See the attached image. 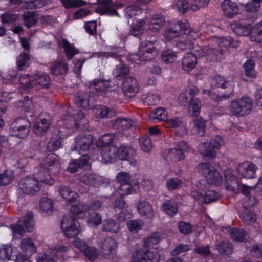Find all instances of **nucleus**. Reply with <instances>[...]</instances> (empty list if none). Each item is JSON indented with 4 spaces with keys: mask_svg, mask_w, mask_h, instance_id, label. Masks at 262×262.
I'll return each instance as SVG.
<instances>
[{
    "mask_svg": "<svg viewBox=\"0 0 262 262\" xmlns=\"http://www.w3.org/2000/svg\"><path fill=\"white\" fill-rule=\"evenodd\" d=\"M120 229L119 222L115 219L108 218L102 222V230L111 233H117Z\"/></svg>",
    "mask_w": 262,
    "mask_h": 262,
    "instance_id": "7c9ffc66",
    "label": "nucleus"
},
{
    "mask_svg": "<svg viewBox=\"0 0 262 262\" xmlns=\"http://www.w3.org/2000/svg\"><path fill=\"white\" fill-rule=\"evenodd\" d=\"M182 186L183 181L178 178H171L166 180V187L169 191L180 189Z\"/></svg>",
    "mask_w": 262,
    "mask_h": 262,
    "instance_id": "13d9d810",
    "label": "nucleus"
},
{
    "mask_svg": "<svg viewBox=\"0 0 262 262\" xmlns=\"http://www.w3.org/2000/svg\"><path fill=\"white\" fill-rule=\"evenodd\" d=\"M61 228L65 236L69 238L76 237L81 231L80 224L76 217L69 214L63 215Z\"/></svg>",
    "mask_w": 262,
    "mask_h": 262,
    "instance_id": "0eeeda50",
    "label": "nucleus"
},
{
    "mask_svg": "<svg viewBox=\"0 0 262 262\" xmlns=\"http://www.w3.org/2000/svg\"><path fill=\"white\" fill-rule=\"evenodd\" d=\"M215 249L221 255L229 256L233 252V246L228 240H222L215 244Z\"/></svg>",
    "mask_w": 262,
    "mask_h": 262,
    "instance_id": "72a5a7b5",
    "label": "nucleus"
},
{
    "mask_svg": "<svg viewBox=\"0 0 262 262\" xmlns=\"http://www.w3.org/2000/svg\"><path fill=\"white\" fill-rule=\"evenodd\" d=\"M23 19L24 25L28 29L34 26L38 21V19L36 17V13L33 11L24 12Z\"/></svg>",
    "mask_w": 262,
    "mask_h": 262,
    "instance_id": "3c124183",
    "label": "nucleus"
},
{
    "mask_svg": "<svg viewBox=\"0 0 262 262\" xmlns=\"http://www.w3.org/2000/svg\"><path fill=\"white\" fill-rule=\"evenodd\" d=\"M253 101L247 96L236 99L231 102V112L234 115L242 117L249 114L252 107Z\"/></svg>",
    "mask_w": 262,
    "mask_h": 262,
    "instance_id": "9d476101",
    "label": "nucleus"
},
{
    "mask_svg": "<svg viewBox=\"0 0 262 262\" xmlns=\"http://www.w3.org/2000/svg\"><path fill=\"white\" fill-rule=\"evenodd\" d=\"M214 167L208 162H202L198 164L197 169L202 176L206 178L211 172Z\"/></svg>",
    "mask_w": 262,
    "mask_h": 262,
    "instance_id": "680f3d73",
    "label": "nucleus"
},
{
    "mask_svg": "<svg viewBox=\"0 0 262 262\" xmlns=\"http://www.w3.org/2000/svg\"><path fill=\"white\" fill-rule=\"evenodd\" d=\"M39 207L43 212L50 214L53 212V202L51 199L42 198L39 202Z\"/></svg>",
    "mask_w": 262,
    "mask_h": 262,
    "instance_id": "bf43d9fd",
    "label": "nucleus"
},
{
    "mask_svg": "<svg viewBox=\"0 0 262 262\" xmlns=\"http://www.w3.org/2000/svg\"><path fill=\"white\" fill-rule=\"evenodd\" d=\"M181 98L185 99L184 102L185 103L189 102L188 113L190 116L196 117L200 114L201 110V102L199 99L191 98L189 100L188 98L187 97H185V95L184 94L180 95L179 99L180 100Z\"/></svg>",
    "mask_w": 262,
    "mask_h": 262,
    "instance_id": "cd10ccee",
    "label": "nucleus"
},
{
    "mask_svg": "<svg viewBox=\"0 0 262 262\" xmlns=\"http://www.w3.org/2000/svg\"><path fill=\"white\" fill-rule=\"evenodd\" d=\"M116 241L112 238H107L102 243V249L107 255H114L116 253Z\"/></svg>",
    "mask_w": 262,
    "mask_h": 262,
    "instance_id": "8fccbe9b",
    "label": "nucleus"
},
{
    "mask_svg": "<svg viewBox=\"0 0 262 262\" xmlns=\"http://www.w3.org/2000/svg\"><path fill=\"white\" fill-rule=\"evenodd\" d=\"M51 121L52 118L49 113L42 112L33 124L34 132L39 136L45 135L51 125Z\"/></svg>",
    "mask_w": 262,
    "mask_h": 262,
    "instance_id": "4468645a",
    "label": "nucleus"
},
{
    "mask_svg": "<svg viewBox=\"0 0 262 262\" xmlns=\"http://www.w3.org/2000/svg\"><path fill=\"white\" fill-rule=\"evenodd\" d=\"M122 90L124 96L132 98L139 90V85L137 80L132 77L125 78L122 83Z\"/></svg>",
    "mask_w": 262,
    "mask_h": 262,
    "instance_id": "6ab92c4d",
    "label": "nucleus"
},
{
    "mask_svg": "<svg viewBox=\"0 0 262 262\" xmlns=\"http://www.w3.org/2000/svg\"><path fill=\"white\" fill-rule=\"evenodd\" d=\"M137 208L139 213L142 216H147L150 217L153 216L152 206L146 201L139 202Z\"/></svg>",
    "mask_w": 262,
    "mask_h": 262,
    "instance_id": "79ce46f5",
    "label": "nucleus"
},
{
    "mask_svg": "<svg viewBox=\"0 0 262 262\" xmlns=\"http://www.w3.org/2000/svg\"><path fill=\"white\" fill-rule=\"evenodd\" d=\"M70 211L75 216L82 218L89 213V206L85 204L73 205L70 208Z\"/></svg>",
    "mask_w": 262,
    "mask_h": 262,
    "instance_id": "603ef678",
    "label": "nucleus"
},
{
    "mask_svg": "<svg viewBox=\"0 0 262 262\" xmlns=\"http://www.w3.org/2000/svg\"><path fill=\"white\" fill-rule=\"evenodd\" d=\"M234 33L237 36H248L251 31V25L247 20L234 21L230 25Z\"/></svg>",
    "mask_w": 262,
    "mask_h": 262,
    "instance_id": "412c9836",
    "label": "nucleus"
},
{
    "mask_svg": "<svg viewBox=\"0 0 262 262\" xmlns=\"http://www.w3.org/2000/svg\"><path fill=\"white\" fill-rule=\"evenodd\" d=\"M114 140V136L112 134H105L99 137L96 141V144L99 147H108L111 146Z\"/></svg>",
    "mask_w": 262,
    "mask_h": 262,
    "instance_id": "6e6d98bb",
    "label": "nucleus"
},
{
    "mask_svg": "<svg viewBox=\"0 0 262 262\" xmlns=\"http://www.w3.org/2000/svg\"><path fill=\"white\" fill-rule=\"evenodd\" d=\"M118 148L111 145L106 147L101 152L102 161L105 163H112L118 159Z\"/></svg>",
    "mask_w": 262,
    "mask_h": 262,
    "instance_id": "a878e982",
    "label": "nucleus"
},
{
    "mask_svg": "<svg viewBox=\"0 0 262 262\" xmlns=\"http://www.w3.org/2000/svg\"><path fill=\"white\" fill-rule=\"evenodd\" d=\"M0 259L3 261L14 260L15 262H31L26 255L17 253L16 248L8 244L1 246Z\"/></svg>",
    "mask_w": 262,
    "mask_h": 262,
    "instance_id": "f8f14e48",
    "label": "nucleus"
},
{
    "mask_svg": "<svg viewBox=\"0 0 262 262\" xmlns=\"http://www.w3.org/2000/svg\"><path fill=\"white\" fill-rule=\"evenodd\" d=\"M205 179L207 184L216 186H219L223 181L222 175L215 168Z\"/></svg>",
    "mask_w": 262,
    "mask_h": 262,
    "instance_id": "49530a36",
    "label": "nucleus"
},
{
    "mask_svg": "<svg viewBox=\"0 0 262 262\" xmlns=\"http://www.w3.org/2000/svg\"><path fill=\"white\" fill-rule=\"evenodd\" d=\"M58 192L62 198L69 204L74 203L76 200V193L69 187L61 185L59 187Z\"/></svg>",
    "mask_w": 262,
    "mask_h": 262,
    "instance_id": "f704fd0d",
    "label": "nucleus"
},
{
    "mask_svg": "<svg viewBox=\"0 0 262 262\" xmlns=\"http://www.w3.org/2000/svg\"><path fill=\"white\" fill-rule=\"evenodd\" d=\"M130 70L128 67L124 64H120L117 66L116 71L114 73L116 78L118 80L123 79V80L128 78L127 76L129 75Z\"/></svg>",
    "mask_w": 262,
    "mask_h": 262,
    "instance_id": "4d7b16f0",
    "label": "nucleus"
},
{
    "mask_svg": "<svg viewBox=\"0 0 262 262\" xmlns=\"http://www.w3.org/2000/svg\"><path fill=\"white\" fill-rule=\"evenodd\" d=\"M239 217L242 222L246 225H250L255 223L257 220L256 215L252 211L245 208Z\"/></svg>",
    "mask_w": 262,
    "mask_h": 262,
    "instance_id": "09e8293b",
    "label": "nucleus"
},
{
    "mask_svg": "<svg viewBox=\"0 0 262 262\" xmlns=\"http://www.w3.org/2000/svg\"><path fill=\"white\" fill-rule=\"evenodd\" d=\"M178 229L180 233L187 235L192 233L193 226L189 222L181 221L178 223Z\"/></svg>",
    "mask_w": 262,
    "mask_h": 262,
    "instance_id": "052dcab7",
    "label": "nucleus"
},
{
    "mask_svg": "<svg viewBox=\"0 0 262 262\" xmlns=\"http://www.w3.org/2000/svg\"><path fill=\"white\" fill-rule=\"evenodd\" d=\"M90 156L87 154H83L79 159H73L69 164L67 170L70 173H74L77 172L79 168H81L89 164Z\"/></svg>",
    "mask_w": 262,
    "mask_h": 262,
    "instance_id": "393cba45",
    "label": "nucleus"
},
{
    "mask_svg": "<svg viewBox=\"0 0 262 262\" xmlns=\"http://www.w3.org/2000/svg\"><path fill=\"white\" fill-rule=\"evenodd\" d=\"M149 118L154 122L165 121L168 118V113L165 109L160 107L154 110L150 113Z\"/></svg>",
    "mask_w": 262,
    "mask_h": 262,
    "instance_id": "ea45409f",
    "label": "nucleus"
},
{
    "mask_svg": "<svg viewBox=\"0 0 262 262\" xmlns=\"http://www.w3.org/2000/svg\"><path fill=\"white\" fill-rule=\"evenodd\" d=\"M58 44L63 48L66 57L68 60L72 59L75 55L79 53L78 49L66 38H62L59 41Z\"/></svg>",
    "mask_w": 262,
    "mask_h": 262,
    "instance_id": "c85d7f7f",
    "label": "nucleus"
},
{
    "mask_svg": "<svg viewBox=\"0 0 262 262\" xmlns=\"http://www.w3.org/2000/svg\"><path fill=\"white\" fill-rule=\"evenodd\" d=\"M90 92L95 95H103L107 92L115 90V85L111 80H106L103 79H95L90 84Z\"/></svg>",
    "mask_w": 262,
    "mask_h": 262,
    "instance_id": "ddd939ff",
    "label": "nucleus"
},
{
    "mask_svg": "<svg viewBox=\"0 0 262 262\" xmlns=\"http://www.w3.org/2000/svg\"><path fill=\"white\" fill-rule=\"evenodd\" d=\"M237 173L247 179L255 178L257 167L252 162L245 161L238 163L235 167Z\"/></svg>",
    "mask_w": 262,
    "mask_h": 262,
    "instance_id": "f3484780",
    "label": "nucleus"
},
{
    "mask_svg": "<svg viewBox=\"0 0 262 262\" xmlns=\"http://www.w3.org/2000/svg\"><path fill=\"white\" fill-rule=\"evenodd\" d=\"M161 240V236L158 232H154L144 241V247L136 251L134 256L135 262H158L160 255L156 250H150L148 247L158 244Z\"/></svg>",
    "mask_w": 262,
    "mask_h": 262,
    "instance_id": "f257e3e1",
    "label": "nucleus"
},
{
    "mask_svg": "<svg viewBox=\"0 0 262 262\" xmlns=\"http://www.w3.org/2000/svg\"><path fill=\"white\" fill-rule=\"evenodd\" d=\"M135 150L133 147L128 146H121L118 148V159L121 160L129 161L135 155Z\"/></svg>",
    "mask_w": 262,
    "mask_h": 262,
    "instance_id": "e433bc0d",
    "label": "nucleus"
},
{
    "mask_svg": "<svg viewBox=\"0 0 262 262\" xmlns=\"http://www.w3.org/2000/svg\"><path fill=\"white\" fill-rule=\"evenodd\" d=\"M164 21L165 18L161 14L153 15L147 21L148 29L152 32H157L164 25Z\"/></svg>",
    "mask_w": 262,
    "mask_h": 262,
    "instance_id": "473e14b6",
    "label": "nucleus"
},
{
    "mask_svg": "<svg viewBox=\"0 0 262 262\" xmlns=\"http://www.w3.org/2000/svg\"><path fill=\"white\" fill-rule=\"evenodd\" d=\"M161 210L168 215L173 217L178 213V203L174 200H165L161 207Z\"/></svg>",
    "mask_w": 262,
    "mask_h": 262,
    "instance_id": "c756f323",
    "label": "nucleus"
},
{
    "mask_svg": "<svg viewBox=\"0 0 262 262\" xmlns=\"http://www.w3.org/2000/svg\"><path fill=\"white\" fill-rule=\"evenodd\" d=\"M69 70L68 64L63 60L55 62L51 68V73L52 75H65Z\"/></svg>",
    "mask_w": 262,
    "mask_h": 262,
    "instance_id": "c9c22d12",
    "label": "nucleus"
},
{
    "mask_svg": "<svg viewBox=\"0 0 262 262\" xmlns=\"http://www.w3.org/2000/svg\"><path fill=\"white\" fill-rule=\"evenodd\" d=\"M112 0H97V3L100 5L96 8V12L101 15L114 16L119 15L115 8L111 4Z\"/></svg>",
    "mask_w": 262,
    "mask_h": 262,
    "instance_id": "4be33fe9",
    "label": "nucleus"
},
{
    "mask_svg": "<svg viewBox=\"0 0 262 262\" xmlns=\"http://www.w3.org/2000/svg\"><path fill=\"white\" fill-rule=\"evenodd\" d=\"M176 58V53L172 50H164L162 53V60L166 64L173 62Z\"/></svg>",
    "mask_w": 262,
    "mask_h": 262,
    "instance_id": "69168bd1",
    "label": "nucleus"
},
{
    "mask_svg": "<svg viewBox=\"0 0 262 262\" xmlns=\"http://www.w3.org/2000/svg\"><path fill=\"white\" fill-rule=\"evenodd\" d=\"M251 41L258 43L262 42V21L257 23L254 27H251L250 34Z\"/></svg>",
    "mask_w": 262,
    "mask_h": 262,
    "instance_id": "c03bdc74",
    "label": "nucleus"
},
{
    "mask_svg": "<svg viewBox=\"0 0 262 262\" xmlns=\"http://www.w3.org/2000/svg\"><path fill=\"white\" fill-rule=\"evenodd\" d=\"M184 35L180 39H177L176 45L181 50L191 49L193 48L194 44L192 40L189 38L187 34Z\"/></svg>",
    "mask_w": 262,
    "mask_h": 262,
    "instance_id": "5fc2aeb1",
    "label": "nucleus"
},
{
    "mask_svg": "<svg viewBox=\"0 0 262 262\" xmlns=\"http://www.w3.org/2000/svg\"><path fill=\"white\" fill-rule=\"evenodd\" d=\"M31 125L30 121L26 117H17L10 125V135L20 139H24L28 136Z\"/></svg>",
    "mask_w": 262,
    "mask_h": 262,
    "instance_id": "39448f33",
    "label": "nucleus"
},
{
    "mask_svg": "<svg viewBox=\"0 0 262 262\" xmlns=\"http://www.w3.org/2000/svg\"><path fill=\"white\" fill-rule=\"evenodd\" d=\"M67 117H63V120L72 119L74 121L73 126L77 129L83 130L87 129L88 121L84 115V113L82 111H78L77 113H74L72 116L69 115Z\"/></svg>",
    "mask_w": 262,
    "mask_h": 262,
    "instance_id": "5701e85b",
    "label": "nucleus"
},
{
    "mask_svg": "<svg viewBox=\"0 0 262 262\" xmlns=\"http://www.w3.org/2000/svg\"><path fill=\"white\" fill-rule=\"evenodd\" d=\"M18 185L22 192L27 194L34 195L40 190L39 182L34 177L23 178L19 180Z\"/></svg>",
    "mask_w": 262,
    "mask_h": 262,
    "instance_id": "2eb2a0df",
    "label": "nucleus"
},
{
    "mask_svg": "<svg viewBox=\"0 0 262 262\" xmlns=\"http://www.w3.org/2000/svg\"><path fill=\"white\" fill-rule=\"evenodd\" d=\"M210 84L212 89L220 88L225 90V93L222 95H216L215 100L217 102L228 99L234 92V82L228 77L216 75L211 79Z\"/></svg>",
    "mask_w": 262,
    "mask_h": 262,
    "instance_id": "20e7f679",
    "label": "nucleus"
},
{
    "mask_svg": "<svg viewBox=\"0 0 262 262\" xmlns=\"http://www.w3.org/2000/svg\"><path fill=\"white\" fill-rule=\"evenodd\" d=\"M225 185L227 190L233 192L238 191L239 184L237 177L231 169H227L224 172Z\"/></svg>",
    "mask_w": 262,
    "mask_h": 262,
    "instance_id": "b1692460",
    "label": "nucleus"
},
{
    "mask_svg": "<svg viewBox=\"0 0 262 262\" xmlns=\"http://www.w3.org/2000/svg\"><path fill=\"white\" fill-rule=\"evenodd\" d=\"M140 146L141 149L145 152H149L152 147L151 139L148 136L139 138Z\"/></svg>",
    "mask_w": 262,
    "mask_h": 262,
    "instance_id": "774afa93",
    "label": "nucleus"
},
{
    "mask_svg": "<svg viewBox=\"0 0 262 262\" xmlns=\"http://www.w3.org/2000/svg\"><path fill=\"white\" fill-rule=\"evenodd\" d=\"M133 125L131 119L124 118H117L112 124V127L115 129L125 130L129 128Z\"/></svg>",
    "mask_w": 262,
    "mask_h": 262,
    "instance_id": "37998d69",
    "label": "nucleus"
},
{
    "mask_svg": "<svg viewBox=\"0 0 262 262\" xmlns=\"http://www.w3.org/2000/svg\"><path fill=\"white\" fill-rule=\"evenodd\" d=\"M33 216V212L30 211L28 212L25 216L18 220V222L23 226L25 232H31L32 231L33 226L32 224V221Z\"/></svg>",
    "mask_w": 262,
    "mask_h": 262,
    "instance_id": "a18cd8bd",
    "label": "nucleus"
},
{
    "mask_svg": "<svg viewBox=\"0 0 262 262\" xmlns=\"http://www.w3.org/2000/svg\"><path fill=\"white\" fill-rule=\"evenodd\" d=\"M189 145L187 142L181 141L178 142L176 147L167 149L163 153V157L167 161L178 162L183 160L185 157V152H188Z\"/></svg>",
    "mask_w": 262,
    "mask_h": 262,
    "instance_id": "6e6552de",
    "label": "nucleus"
},
{
    "mask_svg": "<svg viewBox=\"0 0 262 262\" xmlns=\"http://www.w3.org/2000/svg\"><path fill=\"white\" fill-rule=\"evenodd\" d=\"M154 42L145 41L141 43L137 53H130L127 57L128 61L141 64L144 62L150 61L156 56Z\"/></svg>",
    "mask_w": 262,
    "mask_h": 262,
    "instance_id": "7ed1b4c3",
    "label": "nucleus"
},
{
    "mask_svg": "<svg viewBox=\"0 0 262 262\" xmlns=\"http://www.w3.org/2000/svg\"><path fill=\"white\" fill-rule=\"evenodd\" d=\"M60 130L54 133L47 145V150L49 151H55L62 147L63 137Z\"/></svg>",
    "mask_w": 262,
    "mask_h": 262,
    "instance_id": "bb28decb",
    "label": "nucleus"
},
{
    "mask_svg": "<svg viewBox=\"0 0 262 262\" xmlns=\"http://www.w3.org/2000/svg\"><path fill=\"white\" fill-rule=\"evenodd\" d=\"M262 0H251L249 1L245 6L247 12L251 13L257 12L260 8Z\"/></svg>",
    "mask_w": 262,
    "mask_h": 262,
    "instance_id": "338daca9",
    "label": "nucleus"
},
{
    "mask_svg": "<svg viewBox=\"0 0 262 262\" xmlns=\"http://www.w3.org/2000/svg\"><path fill=\"white\" fill-rule=\"evenodd\" d=\"M77 179L86 185L94 186L96 184V175L88 171H83L76 176Z\"/></svg>",
    "mask_w": 262,
    "mask_h": 262,
    "instance_id": "4c0bfd02",
    "label": "nucleus"
},
{
    "mask_svg": "<svg viewBox=\"0 0 262 262\" xmlns=\"http://www.w3.org/2000/svg\"><path fill=\"white\" fill-rule=\"evenodd\" d=\"M190 32L189 25L186 19L177 21L171 27L165 29L164 36L167 41L177 39L181 34H186Z\"/></svg>",
    "mask_w": 262,
    "mask_h": 262,
    "instance_id": "9b49d317",
    "label": "nucleus"
},
{
    "mask_svg": "<svg viewBox=\"0 0 262 262\" xmlns=\"http://www.w3.org/2000/svg\"><path fill=\"white\" fill-rule=\"evenodd\" d=\"M60 2L66 9L78 8L86 4V3L83 0H60Z\"/></svg>",
    "mask_w": 262,
    "mask_h": 262,
    "instance_id": "0e129e2a",
    "label": "nucleus"
},
{
    "mask_svg": "<svg viewBox=\"0 0 262 262\" xmlns=\"http://www.w3.org/2000/svg\"><path fill=\"white\" fill-rule=\"evenodd\" d=\"M127 226L130 232L133 233H137L142 229L143 222L140 220H129L127 222Z\"/></svg>",
    "mask_w": 262,
    "mask_h": 262,
    "instance_id": "e2e57ef3",
    "label": "nucleus"
},
{
    "mask_svg": "<svg viewBox=\"0 0 262 262\" xmlns=\"http://www.w3.org/2000/svg\"><path fill=\"white\" fill-rule=\"evenodd\" d=\"M229 235L230 237L234 241L243 242L246 237V232L243 229L237 227L230 228Z\"/></svg>",
    "mask_w": 262,
    "mask_h": 262,
    "instance_id": "864d4df0",
    "label": "nucleus"
},
{
    "mask_svg": "<svg viewBox=\"0 0 262 262\" xmlns=\"http://www.w3.org/2000/svg\"><path fill=\"white\" fill-rule=\"evenodd\" d=\"M223 144L222 137L217 135L212 139L209 143H202L199 146L198 150L203 157L213 159L216 156L215 150L220 149Z\"/></svg>",
    "mask_w": 262,
    "mask_h": 262,
    "instance_id": "1a4fd4ad",
    "label": "nucleus"
},
{
    "mask_svg": "<svg viewBox=\"0 0 262 262\" xmlns=\"http://www.w3.org/2000/svg\"><path fill=\"white\" fill-rule=\"evenodd\" d=\"M40 166L46 172L49 173L50 177H51V174H56L60 167L58 163V156L55 153H51L48 155L41 164Z\"/></svg>",
    "mask_w": 262,
    "mask_h": 262,
    "instance_id": "dca6fc26",
    "label": "nucleus"
},
{
    "mask_svg": "<svg viewBox=\"0 0 262 262\" xmlns=\"http://www.w3.org/2000/svg\"><path fill=\"white\" fill-rule=\"evenodd\" d=\"M20 247L23 252L31 255L36 252V247L31 238L23 239L20 244Z\"/></svg>",
    "mask_w": 262,
    "mask_h": 262,
    "instance_id": "de8ad7c7",
    "label": "nucleus"
},
{
    "mask_svg": "<svg viewBox=\"0 0 262 262\" xmlns=\"http://www.w3.org/2000/svg\"><path fill=\"white\" fill-rule=\"evenodd\" d=\"M16 66L19 71L27 69L31 63L30 57L26 52L20 53L16 58Z\"/></svg>",
    "mask_w": 262,
    "mask_h": 262,
    "instance_id": "a19ab883",
    "label": "nucleus"
},
{
    "mask_svg": "<svg viewBox=\"0 0 262 262\" xmlns=\"http://www.w3.org/2000/svg\"><path fill=\"white\" fill-rule=\"evenodd\" d=\"M239 46V42L235 41L231 36L221 37L219 41V46L221 48L217 49L211 47H204L201 49L198 53L199 57H206V59L210 61H216L219 59V56L223 54V47H231L236 48Z\"/></svg>",
    "mask_w": 262,
    "mask_h": 262,
    "instance_id": "f03ea898",
    "label": "nucleus"
},
{
    "mask_svg": "<svg viewBox=\"0 0 262 262\" xmlns=\"http://www.w3.org/2000/svg\"><path fill=\"white\" fill-rule=\"evenodd\" d=\"M74 245L90 261H93L98 256L97 249L94 247L89 246L87 244L79 238H76L74 241Z\"/></svg>",
    "mask_w": 262,
    "mask_h": 262,
    "instance_id": "aec40b11",
    "label": "nucleus"
},
{
    "mask_svg": "<svg viewBox=\"0 0 262 262\" xmlns=\"http://www.w3.org/2000/svg\"><path fill=\"white\" fill-rule=\"evenodd\" d=\"M19 82L26 88H31L36 84L42 88H47L50 84V78L46 73H37L34 76L28 74L22 75L19 79Z\"/></svg>",
    "mask_w": 262,
    "mask_h": 262,
    "instance_id": "423d86ee",
    "label": "nucleus"
},
{
    "mask_svg": "<svg viewBox=\"0 0 262 262\" xmlns=\"http://www.w3.org/2000/svg\"><path fill=\"white\" fill-rule=\"evenodd\" d=\"M255 62L252 59L247 60L243 64L244 75L251 79H255L257 75V72L255 70Z\"/></svg>",
    "mask_w": 262,
    "mask_h": 262,
    "instance_id": "58836bf2",
    "label": "nucleus"
},
{
    "mask_svg": "<svg viewBox=\"0 0 262 262\" xmlns=\"http://www.w3.org/2000/svg\"><path fill=\"white\" fill-rule=\"evenodd\" d=\"M93 137L91 135L81 133L75 137V142L71 146V149L79 152H84L93 145Z\"/></svg>",
    "mask_w": 262,
    "mask_h": 262,
    "instance_id": "a211bd4d",
    "label": "nucleus"
},
{
    "mask_svg": "<svg viewBox=\"0 0 262 262\" xmlns=\"http://www.w3.org/2000/svg\"><path fill=\"white\" fill-rule=\"evenodd\" d=\"M197 64V57L196 55L192 53H186L183 59L182 66V69L186 71H192Z\"/></svg>",
    "mask_w": 262,
    "mask_h": 262,
    "instance_id": "2f4dec72",
    "label": "nucleus"
}]
</instances>
